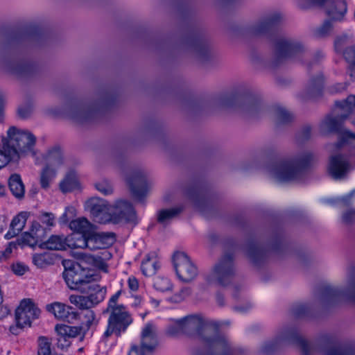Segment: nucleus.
<instances>
[{"mask_svg": "<svg viewBox=\"0 0 355 355\" xmlns=\"http://www.w3.org/2000/svg\"><path fill=\"white\" fill-rule=\"evenodd\" d=\"M182 210L181 207L161 210L158 213L157 220L159 223L166 224L179 214Z\"/></svg>", "mask_w": 355, "mask_h": 355, "instance_id": "nucleus-33", "label": "nucleus"}, {"mask_svg": "<svg viewBox=\"0 0 355 355\" xmlns=\"http://www.w3.org/2000/svg\"><path fill=\"white\" fill-rule=\"evenodd\" d=\"M85 208L96 222L100 223L110 222L112 206L107 200L98 197L91 198L85 202Z\"/></svg>", "mask_w": 355, "mask_h": 355, "instance_id": "nucleus-13", "label": "nucleus"}, {"mask_svg": "<svg viewBox=\"0 0 355 355\" xmlns=\"http://www.w3.org/2000/svg\"><path fill=\"white\" fill-rule=\"evenodd\" d=\"M277 21V17L276 16H271L266 17L263 19L254 27V32L255 33H261L265 32L268 28H270L273 26L275 22Z\"/></svg>", "mask_w": 355, "mask_h": 355, "instance_id": "nucleus-35", "label": "nucleus"}, {"mask_svg": "<svg viewBox=\"0 0 355 355\" xmlns=\"http://www.w3.org/2000/svg\"><path fill=\"white\" fill-rule=\"evenodd\" d=\"M157 345V327L153 322H149L141 329L140 345H132L128 355H153Z\"/></svg>", "mask_w": 355, "mask_h": 355, "instance_id": "nucleus-7", "label": "nucleus"}, {"mask_svg": "<svg viewBox=\"0 0 355 355\" xmlns=\"http://www.w3.org/2000/svg\"><path fill=\"white\" fill-rule=\"evenodd\" d=\"M18 113H19V114L21 117L25 118V117H26V116L29 114L30 111H29L28 110H25V109H24V108H23V107H20V108H19V110H18Z\"/></svg>", "mask_w": 355, "mask_h": 355, "instance_id": "nucleus-58", "label": "nucleus"}, {"mask_svg": "<svg viewBox=\"0 0 355 355\" xmlns=\"http://www.w3.org/2000/svg\"><path fill=\"white\" fill-rule=\"evenodd\" d=\"M232 272V262L230 260H223L207 276L206 281L211 285L224 286L230 282Z\"/></svg>", "mask_w": 355, "mask_h": 355, "instance_id": "nucleus-15", "label": "nucleus"}, {"mask_svg": "<svg viewBox=\"0 0 355 355\" xmlns=\"http://www.w3.org/2000/svg\"><path fill=\"white\" fill-rule=\"evenodd\" d=\"M33 262L38 268H43L46 264V255L35 254L33 256Z\"/></svg>", "mask_w": 355, "mask_h": 355, "instance_id": "nucleus-46", "label": "nucleus"}, {"mask_svg": "<svg viewBox=\"0 0 355 355\" xmlns=\"http://www.w3.org/2000/svg\"><path fill=\"white\" fill-rule=\"evenodd\" d=\"M6 192V189L4 186L0 184V197L4 196Z\"/></svg>", "mask_w": 355, "mask_h": 355, "instance_id": "nucleus-61", "label": "nucleus"}, {"mask_svg": "<svg viewBox=\"0 0 355 355\" xmlns=\"http://www.w3.org/2000/svg\"><path fill=\"white\" fill-rule=\"evenodd\" d=\"M150 301L154 307H157L159 305V301L156 299L151 297Z\"/></svg>", "mask_w": 355, "mask_h": 355, "instance_id": "nucleus-60", "label": "nucleus"}, {"mask_svg": "<svg viewBox=\"0 0 355 355\" xmlns=\"http://www.w3.org/2000/svg\"><path fill=\"white\" fill-rule=\"evenodd\" d=\"M344 295L347 296V297L355 302V282H352L350 283L347 287V289L344 293Z\"/></svg>", "mask_w": 355, "mask_h": 355, "instance_id": "nucleus-48", "label": "nucleus"}, {"mask_svg": "<svg viewBox=\"0 0 355 355\" xmlns=\"http://www.w3.org/2000/svg\"><path fill=\"white\" fill-rule=\"evenodd\" d=\"M273 348V345L271 343H266L262 347V350L265 353L270 352Z\"/></svg>", "mask_w": 355, "mask_h": 355, "instance_id": "nucleus-59", "label": "nucleus"}, {"mask_svg": "<svg viewBox=\"0 0 355 355\" xmlns=\"http://www.w3.org/2000/svg\"><path fill=\"white\" fill-rule=\"evenodd\" d=\"M25 327L26 326L19 325V324L16 322L15 325L10 326V331L14 335H17L19 334L20 331Z\"/></svg>", "mask_w": 355, "mask_h": 355, "instance_id": "nucleus-54", "label": "nucleus"}, {"mask_svg": "<svg viewBox=\"0 0 355 355\" xmlns=\"http://www.w3.org/2000/svg\"><path fill=\"white\" fill-rule=\"evenodd\" d=\"M343 220L346 223H349L355 220V210H348L343 215Z\"/></svg>", "mask_w": 355, "mask_h": 355, "instance_id": "nucleus-50", "label": "nucleus"}, {"mask_svg": "<svg viewBox=\"0 0 355 355\" xmlns=\"http://www.w3.org/2000/svg\"><path fill=\"white\" fill-rule=\"evenodd\" d=\"M332 28V23L329 21H326L315 30V35L318 37H325L331 33Z\"/></svg>", "mask_w": 355, "mask_h": 355, "instance_id": "nucleus-40", "label": "nucleus"}, {"mask_svg": "<svg viewBox=\"0 0 355 355\" xmlns=\"http://www.w3.org/2000/svg\"><path fill=\"white\" fill-rule=\"evenodd\" d=\"M114 238L111 234L103 232L98 233L94 229L87 237H80L76 239V244H72L77 248H87L90 250H101L96 255L90 254H83L82 259L86 263L104 271L107 272V265L106 261L112 258V254L107 248L112 245Z\"/></svg>", "mask_w": 355, "mask_h": 355, "instance_id": "nucleus-1", "label": "nucleus"}, {"mask_svg": "<svg viewBox=\"0 0 355 355\" xmlns=\"http://www.w3.org/2000/svg\"><path fill=\"white\" fill-rule=\"evenodd\" d=\"M9 188L12 193L17 198H21L24 196L25 189L21 177L17 174H13L10 177Z\"/></svg>", "mask_w": 355, "mask_h": 355, "instance_id": "nucleus-28", "label": "nucleus"}, {"mask_svg": "<svg viewBox=\"0 0 355 355\" xmlns=\"http://www.w3.org/2000/svg\"><path fill=\"white\" fill-rule=\"evenodd\" d=\"M276 117L277 121L280 123L289 122L292 119V115L283 108L277 110Z\"/></svg>", "mask_w": 355, "mask_h": 355, "instance_id": "nucleus-42", "label": "nucleus"}, {"mask_svg": "<svg viewBox=\"0 0 355 355\" xmlns=\"http://www.w3.org/2000/svg\"><path fill=\"white\" fill-rule=\"evenodd\" d=\"M110 220L113 223H134L137 222V216L132 205L126 200L120 199L112 206Z\"/></svg>", "mask_w": 355, "mask_h": 355, "instance_id": "nucleus-12", "label": "nucleus"}, {"mask_svg": "<svg viewBox=\"0 0 355 355\" xmlns=\"http://www.w3.org/2000/svg\"><path fill=\"white\" fill-rule=\"evenodd\" d=\"M37 355H53L51 338L40 336L37 338Z\"/></svg>", "mask_w": 355, "mask_h": 355, "instance_id": "nucleus-29", "label": "nucleus"}, {"mask_svg": "<svg viewBox=\"0 0 355 355\" xmlns=\"http://www.w3.org/2000/svg\"><path fill=\"white\" fill-rule=\"evenodd\" d=\"M278 58H290L300 55L306 51L304 44L298 40L288 39L279 40L275 46Z\"/></svg>", "mask_w": 355, "mask_h": 355, "instance_id": "nucleus-16", "label": "nucleus"}, {"mask_svg": "<svg viewBox=\"0 0 355 355\" xmlns=\"http://www.w3.org/2000/svg\"><path fill=\"white\" fill-rule=\"evenodd\" d=\"M247 253L249 257L253 259L256 255L259 254V249L255 246H250L248 248Z\"/></svg>", "mask_w": 355, "mask_h": 355, "instance_id": "nucleus-53", "label": "nucleus"}, {"mask_svg": "<svg viewBox=\"0 0 355 355\" xmlns=\"http://www.w3.org/2000/svg\"><path fill=\"white\" fill-rule=\"evenodd\" d=\"M176 325L180 331H200L205 328V322L200 315H192L186 316L176 321Z\"/></svg>", "mask_w": 355, "mask_h": 355, "instance_id": "nucleus-19", "label": "nucleus"}, {"mask_svg": "<svg viewBox=\"0 0 355 355\" xmlns=\"http://www.w3.org/2000/svg\"><path fill=\"white\" fill-rule=\"evenodd\" d=\"M251 307V305H248V308L246 309H243V308H241V307H238V309L240 311H242V312H244V311H246L248 309H250Z\"/></svg>", "mask_w": 355, "mask_h": 355, "instance_id": "nucleus-64", "label": "nucleus"}, {"mask_svg": "<svg viewBox=\"0 0 355 355\" xmlns=\"http://www.w3.org/2000/svg\"><path fill=\"white\" fill-rule=\"evenodd\" d=\"M128 285L130 291H136L139 288L138 280L133 276H131L128 279Z\"/></svg>", "mask_w": 355, "mask_h": 355, "instance_id": "nucleus-51", "label": "nucleus"}, {"mask_svg": "<svg viewBox=\"0 0 355 355\" xmlns=\"http://www.w3.org/2000/svg\"><path fill=\"white\" fill-rule=\"evenodd\" d=\"M64 270L63 278L71 290L85 293L87 288L101 279L99 274L94 270L84 268L80 263L67 260L63 262Z\"/></svg>", "mask_w": 355, "mask_h": 355, "instance_id": "nucleus-4", "label": "nucleus"}, {"mask_svg": "<svg viewBox=\"0 0 355 355\" xmlns=\"http://www.w3.org/2000/svg\"><path fill=\"white\" fill-rule=\"evenodd\" d=\"M57 171L55 168H50L44 166L40 173V182L41 187L46 189L49 187L51 182L55 178Z\"/></svg>", "mask_w": 355, "mask_h": 355, "instance_id": "nucleus-30", "label": "nucleus"}, {"mask_svg": "<svg viewBox=\"0 0 355 355\" xmlns=\"http://www.w3.org/2000/svg\"><path fill=\"white\" fill-rule=\"evenodd\" d=\"M45 230L38 222H33L28 232L23 236V241L27 245L34 247L39 245L42 249L62 250L67 248H76L72 244H76L75 235L67 237L63 236L52 235L44 241Z\"/></svg>", "mask_w": 355, "mask_h": 355, "instance_id": "nucleus-3", "label": "nucleus"}, {"mask_svg": "<svg viewBox=\"0 0 355 355\" xmlns=\"http://www.w3.org/2000/svg\"><path fill=\"white\" fill-rule=\"evenodd\" d=\"M313 154L305 150L297 155L272 163L267 166L268 175L279 182H287L298 179L303 171L314 161Z\"/></svg>", "mask_w": 355, "mask_h": 355, "instance_id": "nucleus-2", "label": "nucleus"}, {"mask_svg": "<svg viewBox=\"0 0 355 355\" xmlns=\"http://www.w3.org/2000/svg\"><path fill=\"white\" fill-rule=\"evenodd\" d=\"M16 245L13 243H10L6 247L3 256L6 258L9 256V254L12 252L13 248H15Z\"/></svg>", "mask_w": 355, "mask_h": 355, "instance_id": "nucleus-57", "label": "nucleus"}, {"mask_svg": "<svg viewBox=\"0 0 355 355\" xmlns=\"http://www.w3.org/2000/svg\"><path fill=\"white\" fill-rule=\"evenodd\" d=\"M4 141L6 147L15 151L16 159L28 153L35 155L33 148L36 137L28 131L10 127L8 130L7 138L4 139Z\"/></svg>", "mask_w": 355, "mask_h": 355, "instance_id": "nucleus-5", "label": "nucleus"}, {"mask_svg": "<svg viewBox=\"0 0 355 355\" xmlns=\"http://www.w3.org/2000/svg\"><path fill=\"white\" fill-rule=\"evenodd\" d=\"M132 322V318L125 306H116L110 314L107 320V327L103 333V338L108 339L112 334L121 336L128 327Z\"/></svg>", "mask_w": 355, "mask_h": 355, "instance_id": "nucleus-8", "label": "nucleus"}, {"mask_svg": "<svg viewBox=\"0 0 355 355\" xmlns=\"http://www.w3.org/2000/svg\"><path fill=\"white\" fill-rule=\"evenodd\" d=\"M41 222L49 227H52L55 225V216L51 213H44L40 218Z\"/></svg>", "mask_w": 355, "mask_h": 355, "instance_id": "nucleus-44", "label": "nucleus"}, {"mask_svg": "<svg viewBox=\"0 0 355 355\" xmlns=\"http://www.w3.org/2000/svg\"><path fill=\"white\" fill-rule=\"evenodd\" d=\"M141 299L140 297L137 295H134L132 297V302L131 304L134 307H137L141 305Z\"/></svg>", "mask_w": 355, "mask_h": 355, "instance_id": "nucleus-55", "label": "nucleus"}, {"mask_svg": "<svg viewBox=\"0 0 355 355\" xmlns=\"http://www.w3.org/2000/svg\"><path fill=\"white\" fill-rule=\"evenodd\" d=\"M55 329L58 334L57 346L62 350H67L71 344V339L81 333V328L66 324H58Z\"/></svg>", "mask_w": 355, "mask_h": 355, "instance_id": "nucleus-17", "label": "nucleus"}, {"mask_svg": "<svg viewBox=\"0 0 355 355\" xmlns=\"http://www.w3.org/2000/svg\"><path fill=\"white\" fill-rule=\"evenodd\" d=\"M126 181L135 197L141 198L146 194L147 180L144 173L136 171L130 173L127 177Z\"/></svg>", "mask_w": 355, "mask_h": 355, "instance_id": "nucleus-18", "label": "nucleus"}, {"mask_svg": "<svg viewBox=\"0 0 355 355\" xmlns=\"http://www.w3.org/2000/svg\"><path fill=\"white\" fill-rule=\"evenodd\" d=\"M46 167L55 168V171L63 164V155L60 148L55 147L47 151L44 155Z\"/></svg>", "mask_w": 355, "mask_h": 355, "instance_id": "nucleus-24", "label": "nucleus"}, {"mask_svg": "<svg viewBox=\"0 0 355 355\" xmlns=\"http://www.w3.org/2000/svg\"><path fill=\"white\" fill-rule=\"evenodd\" d=\"M302 6H324L327 15L334 20L342 21L347 12V3L344 0H300Z\"/></svg>", "mask_w": 355, "mask_h": 355, "instance_id": "nucleus-10", "label": "nucleus"}, {"mask_svg": "<svg viewBox=\"0 0 355 355\" xmlns=\"http://www.w3.org/2000/svg\"><path fill=\"white\" fill-rule=\"evenodd\" d=\"M6 227V224L3 221L0 220V234L3 231Z\"/></svg>", "mask_w": 355, "mask_h": 355, "instance_id": "nucleus-63", "label": "nucleus"}, {"mask_svg": "<svg viewBox=\"0 0 355 355\" xmlns=\"http://www.w3.org/2000/svg\"><path fill=\"white\" fill-rule=\"evenodd\" d=\"M353 35L350 33H344L338 37L335 41V49L337 52H341L345 45L352 42Z\"/></svg>", "mask_w": 355, "mask_h": 355, "instance_id": "nucleus-38", "label": "nucleus"}, {"mask_svg": "<svg viewBox=\"0 0 355 355\" xmlns=\"http://www.w3.org/2000/svg\"><path fill=\"white\" fill-rule=\"evenodd\" d=\"M68 214H70L71 216L76 214V210L73 207H67L66 209L65 212L63 214L62 216V219L64 222H67L68 220Z\"/></svg>", "mask_w": 355, "mask_h": 355, "instance_id": "nucleus-52", "label": "nucleus"}, {"mask_svg": "<svg viewBox=\"0 0 355 355\" xmlns=\"http://www.w3.org/2000/svg\"><path fill=\"white\" fill-rule=\"evenodd\" d=\"M95 188L105 196L111 195L114 192V188L112 183L107 180H102L97 182L95 184Z\"/></svg>", "mask_w": 355, "mask_h": 355, "instance_id": "nucleus-39", "label": "nucleus"}, {"mask_svg": "<svg viewBox=\"0 0 355 355\" xmlns=\"http://www.w3.org/2000/svg\"><path fill=\"white\" fill-rule=\"evenodd\" d=\"M153 285L155 288L160 292H167L172 289L171 281L168 278L164 277H157L155 278Z\"/></svg>", "mask_w": 355, "mask_h": 355, "instance_id": "nucleus-37", "label": "nucleus"}, {"mask_svg": "<svg viewBox=\"0 0 355 355\" xmlns=\"http://www.w3.org/2000/svg\"><path fill=\"white\" fill-rule=\"evenodd\" d=\"M4 108V102L2 99H0V116L3 114Z\"/></svg>", "mask_w": 355, "mask_h": 355, "instance_id": "nucleus-62", "label": "nucleus"}, {"mask_svg": "<svg viewBox=\"0 0 355 355\" xmlns=\"http://www.w3.org/2000/svg\"><path fill=\"white\" fill-rule=\"evenodd\" d=\"M78 179L76 173L74 172H70L60 182V188L62 191L66 193L78 187Z\"/></svg>", "mask_w": 355, "mask_h": 355, "instance_id": "nucleus-31", "label": "nucleus"}, {"mask_svg": "<svg viewBox=\"0 0 355 355\" xmlns=\"http://www.w3.org/2000/svg\"><path fill=\"white\" fill-rule=\"evenodd\" d=\"M159 261L155 252L148 254L141 262V270L145 276L154 275L158 268Z\"/></svg>", "mask_w": 355, "mask_h": 355, "instance_id": "nucleus-23", "label": "nucleus"}, {"mask_svg": "<svg viewBox=\"0 0 355 355\" xmlns=\"http://www.w3.org/2000/svg\"><path fill=\"white\" fill-rule=\"evenodd\" d=\"M46 309L59 320H66L69 315L70 307L60 302H53L46 305Z\"/></svg>", "mask_w": 355, "mask_h": 355, "instance_id": "nucleus-27", "label": "nucleus"}, {"mask_svg": "<svg viewBox=\"0 0 355 355\" xmlns=\"http://www.w3.org/2000/svg\"><path fill=\"white\" fill-rule=\"evenodd\" d=\"M69 227L73 232L80 234V236L74 234L76 239L87 237L94 229V225L84 217L71 220L69 223Z\"/></svg>", "mask_w": 355, "mask_h": 355, "instance_id": "nucleus-21", "label": "nucleus"}, {"mask_svg": "<svg viewBox=\"0 0 355 355\" xmlns=\"http://www.w3.org/2000/svg\"><path fill=\"white\" fill-rule=\"evenodd\" d=\"M12 270L15 274L20 276L23 275L28 271V267L22 263L17 262L12 264Z\"/></svg>", "mask_w": 355, "mask_h": 355, "instance_id": "nucleus-45", "label": "nucleus"}, {"mask_svg": "<svg viewBox=\"0 0 355 355\" xmlns=\"http://www.w3.org/2000/svg\"><path fill=\"white\" fill-rule=\"evenodd\" d=\"M40 313V309L32 300H24L15 311V320L19 325L30 327L32 321L37 318Z\"/></svg>", "mask_w": 355, "mask_h": 355, "instance_id": "nucleus-14", "label": "nucleus"}, {"mask_svg": "<svg viewBox=\"0 0 355 355\" xmlns=\"http://www.w3.org/2000/svg\"><path fill=\"white\" fill-rule=\"evenodd\" d=\"M28 213L23 211L19 213L11 221L9 231L5 234L6 239H10L19 234L25 227Z\"/></svg>", "mask_w": 355, "mask_h": 355, "instance_id": "nucleus-22", "label": "nucleus"}, {"mask_svg": "<svg viewBox=\"0 0 355 355\" xmlns=\"http://www.w3.org/2000/svg\"><path fill=\"white\" fill-rule=\"evenodd\" d=\"M120 293H121L120 291H118L114 295H112V297L110 298V300L109 301V304H108V309L110 310V311H113V309L116 306H124L122 304H116V301L119 299Z\"/></svg>", "mask_w": 355, "mask_h": 355, "instance_id": "nucleus-49", "label": "nucleus"}, {"mask_svg": "<svg viewBox=\"0 0 355 355\" xmlns=\"http://www.w3.org/2000/svg\"><path fill=\"white\" fill-rule=\"evenodd\" d=\"M354 111L355 96L350 95L345 101L336 103V116L327 117L322 122V128L329 131L336 130L347 118L352 123V120L355 119Z\"/></svg>", "mask_w": 355, "mask_h": 355, "instance_id": "nucleus-6", "label": "nucleus"}, {"mask_svg": "<svg viewBox=\"0 0 355 355\" xmlns=\"http://www.w3.org/2000/svg\"><path fill=\"white\" fill-rule=\"evenodd\" d=\"M348 85L346 83H336L331 86L329 89L331 94L340 93L347 88Z\"/></svg>", "mask_w": 355, "mask_h": 355, "instance_id": "nucleus-47", "label": "nucleus"}, {"mask_svg": "<svg viewBox=\"0 0 355 355\" xmlns=\"http://www.w3.org/2000/svg\"><path fill=\"white\" fill-rule=\"evenodd\" d=\"M343 53L346 61L350 63H355V48L353 46L347 47L340 52Z\"/></svg>", "mask_w": 355, "mask_h": 355, "instance_id": "nucleus-43", "label": "nucleus"}, {"mask_svg": "<svg viewBox=\"0 0 355 355\" xmlns=\"http://www.w3.org/2000/svg\"><path fill=\"white\" fill-rule=\"evenodd\" d=\"M89 108L78 107L71 112V117L76 120H82L87 117Z\"/></svg>", "mask_w": 355, "mask_h": 355, "instance_id": "nucleus-41", "label": "nucleus"}, {"mask_svg": "<svg viewBox=\"0 0 355 355\" xmlns=\"http://www.w3.org/2000/svg\"><path fill=\"white\" fill-rule=\"evenodd\" d=\"M343 155L340 153L332 155L329 161L327 171L334 179H342L346 176L349 171L355 168L354 155Z\"/></svg>", "mask_w": 355, "mask_h": 355, "instance_id": "nucleus-9", "label": "nucleus"}, {"mask_svg": "<svg viewBox=\"0 0 355 355\" xmlns=\"http://www.w3.org/2000/svg\"><path fill=\"white\" fill-rule=\"evenodd\" d=\"M69 302L80 309L92 308L88 296L71 295L69 296Z\"/></svg>", "mask_w": 355, "mask_h": 355, "instance_id": "nucleus-34", "label": "nucleus"}, {"mask_svg": "<svg viewBox=\"0 0 355 355\" xmlns=\"http://www.w3.org/2000/svg\"><path fill=\"white\" fill-rule=\"evenodd\" d=\"M173 263L176 274L182 282H189L198 274L196 266L184 252H176L173 256Z\"/></svg>", "mask_w": 355, "mask_h": 355, "instance_id": "nucleus-11", "label": "nucleus"}, {"mask_svg": "<svg viewBox=\"0 0 355 355\" xmlns=\"http://www.w3.org/2000/svg\"><path fill=\"white\" fill-rule=\"evenodd\" d=\"M8 313L9 309L6 306L0 304V320L7 316Z\"/></svg>", "mask_w": 355, "mask_h": 355, "instance_id": "nucleus-56", "label": "nucleus"}, {"mask_svg": "<svg viewBox=\"0 0 355 355\" xmlns=\"http://www.w3.org/2000/svg\"><path fill=\"white\" fill-rule=\"evenodd\" d=\"M85 293L88 294L90 305L93 307L103 301L106 295V288L94 282L87 288Z\"/></svg>", "mask_w": 355, "mask_h": 355, "instance_id": "nucleus-25", "label": "nucleus"}, {"mask_svg": "<svg viewBox=\"0 0 355 355\" xmlns=\"http://www.w3.org/2000/svg\"><path fill=\"white\" fill-rule=\"evenodd\" d=\"M324 86V78L322 75H318L311 78L307 83L305 88L301 92L300 97L302 99L307 100L314 98L320 95Z\"/></svg>", "mask_w": 355, "mask_h": 355, "instance_id": "nucleus-20", "label": "nucleus"}, {"mask_svg": "<svg viewBox=\"0 0 355 355\" xmlns=\"http://www.w3.org/2000/svg\"><path fill=\"white\" fill-rule=\"evenodd\" d=\"M282 339L288 340V341L296 345L301 350L303 355H310L311 347L307 341L304 339L301 336L298 335L293 331H288L282 336Z\"/></svg>", "mask_w": 355, "mask_h": 355, "instance_id": "nucleus-26", "label": "nucleus"}, {"mask_svg": "<svg viewBox=\"0 0 355 355\" xmlns=\"http://www.w3.org/2000/svg\"><path fill=\"white\" fill-rule=\"evenodd\" d=\"M324 355H355V351L352 350L345 345H339L335 348L324 350Z\"/></svg>", "mask_w": 355, "mask_h": 355, "instance_id": "nucleus-36", "label": "nucleus"}, {"mask_svg": "<svg viewBox=\"0 0 355 355\" xmlns=\"http://www.w3.org/2000/svg\"><path fill=\"white\" fill-rule=\"evenodd\" d=\"M12 159H16V153L14 150L6 147V141L3 139V146L0 147V168L7 165Z\"/></svg>", "mask_w": 355, "mask_h": 355, "instance_id": "nucleus-32", "label": "nucleus"}]
</instances>
